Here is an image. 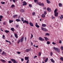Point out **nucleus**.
Here are the masks:
<instances>
[{
	"instance_id": "nucleus-1",
	"label": "nucleus",
	"mask_w": 63,
	"mask_h": 63,
	"mask_svg": "<svg viewBox=\"0 0 63 63\" xmlns=\"http://www.w3.org/2000/svg\"><path fill=\"white\" fill-rule=\"evenodd\" d=\"M53 48L54 49H55L56 51H57V52H58V53L60 52V49H59V48H56L55 47H54Z\"/></svg>"
},
{
	"instance_id": "nucleus-2",
	"label": "nucleus",
	"mask_w": 63,
	"mask_h": 63,
	"mask_svg": "<svg viewBox=\"0 0 63 63\" xmlns=\"http://www.w3.org/2000/svg\"><path fill=\"white\" fill-rule=\"evenodd\" d=\"M42 30H43L44 31H47V30L46 28H41Z\"/></svg>"
},
{
	"instance_id": "nucleus-3",
	"label": "nucleus",
	"mask_w": 63,
	"mask_h": 63,
	"mask_svg": "<svg viewBox=\"0 0 63 63\" xmlns=\"http://www.w3.org/2000/svg\"><path fill=\"white\" fill-rule=\"evenodd\" d=\"M38 39L40 41H44V39L41 37H39L38 38Z\"/></svg>"
},
{
	"instance_id": "nucleus-4",
	"label": "nucleus",
	"mask_w": 63,
	"mask_h": 63,
	"mask_svg": "<svg viewBox=\"0 0 63 63\" xmlns=\"http://www.w3.org/2000/svg\"><path fill=\"white\" fill-rule=\"evenodd\" d=\"M24 40V37L23 36L21 38V39H19V40H20V42H23Z\"/></svg>"
},
{
	"instance_id": "nucleus-5",
	"label": "nucleus",
	"mask_w": 63,
	"mask_h": 63,
	"mask_svg": "<svg viewBox=\"0 0 63 63\" xmlns=\"http://www.w3.org/2000/svg\"><path fill=\"white\" fill-rule=\"evenodd\" d=\"M11 60L13 62V63H17V62H16V60H15V59H11Z\"/></svg>"
},
{
	"instance_id": "nucleus-6",
	"label": "nucleus",
	"mask_w": 63,
	"mask_h": 63,
	"mask_svg": "<svg viewBox=\"0 0 63 63\" xmlns=\"http://www.w3.org/2000/svg\"><path fill=\"white\" fill-rule=\"evenodd\" d=\"M22 3L23 4H22L23 6H25L27 5V3L25 1H24Z\"/></svg>"
},
{
	"instance_id": "nucleus-7",
	"label": "nucleus",
	"mask_w": 63,
	"mask_h": 63,
	"mask_svg": "<svg viewBox=\"0 0 63 63\" xmlns=\"http://www.w3.org/2000/svg\"><path fill=\"white\" fill-rule=\"evenodd\" d=\"M47 10L48 11V12H51V8L49 7L47 8Z\"/></svg>"
},
{
	"instance_id": "nucleus-8",
	"label": "nucleus",
	"mask_w": 63,
	"mask_h": 63,
	"mask_svg": "<svg viewBox=\"0 0 63 63\" xmlns=\"http://www.w3.org/2000/svg\"><path fill=\"white\" fill-rule=\"evenodd\" d=\"M54 15L55 17H57L58 16V13L56 12V13H54Z\"/></svg>"
},
{
	"instance_id": "nucleus-9",
	"label": "nucleus",
	"mask_w": 63,
	"mask_h": 63,
	"mask_svg": "<svg viewBox=\"0 0 63 63\" xmlns=\"http://www.w3.org/2000/svg\"><path fill=\"white\" fill-rule=\"evenodd\" d=\"M35 26L37 27V28H39V27H40V26L38 25V23H36Z\"/></svg>"
},
{
	"instance_id": "nucleus-10",
	"label": "nucleus",
	"mask_w": 63,
	"mask_h": 63,
	"mask_svg": "<svg viewBox=\"0 0 63 63\" xmlns=\"http://www.w3.org/2000/svg\"><path fill=\"white\" fill-rule=\"evenodd\" d=\"M29 24L31 26H32L33 27V26H34V25H33V24L31 22H30L29 23Z\"/></svg>"
},
{
	"instance_id": "nucleus-11",
	"label": "nucleus",
	"mask_w": 63,
	"mask_h": 63,
	"mask_svg": "<svg viewBox=\"0 0 63 63\" xmlns=\"http://www.w3.org/2000/svg\"><path fill=\"white\" fill-rule=\"evenodd\" d=\"M21 19L22 21L23 22V23H24V18L23 17L21 18Z\"/></svg>"
},
{
	"instance_id": "nucleus-12",
	"label": "nucleus",
	"mask_w": 63,
	"mask_h": 63,
	"mask_svg": "<svg viewBox=\"0 0 63 63\" xmlns=\"http://www.w3.org/2000/svg\"><path fill=\"white\" fill-rule=\"evenodd\" d=\"M2 54V55H4L5 56L6 55V52H5L4 51H3Z\"/></svg>"
},
{
	"instance_id": "nucleus-13",
	"label": "nucleus",
	"mask_w": 63,
	"mask_h": 63,
	"mask_svg": "<svg viewBox=\"0 0 63 63\" xmlns=\"http://www.w3.org/2000/svg\"><path fill=\"white\" fill-rule=\"evenodd\" d=\"M0 61H2L3 63H5L6 61L2 59H1Z\"/></svg>"
},
{
	"instance_id": "nucleus-14",
	"label": "nucleus",
	"mask_w": 63,
	"mask_h": 63,
	"mask_svg": "<svg viewBox=\"0 0 63 63\" xmlns=\"http://www.w3.org/2000/svg\"><path fill=\"white\" fill-rule=\"evenodd\" d=\"M24 23H26L27 24H29V22H28V21H26V20H25L24 21Z\"/></svg>"
},
{
	"instance_id": "nucleus-15",
	"label": "nucleus",
	"mask_w": 63,
	"mask_h": 63,
	"mask_svg": "<svg viewBox=\"0 0 63 63\" xmlns=\"http://www.w3.org/2000/svg\"><path fill=\"white\" fill-rule=\"evenodd\" d=\"M14 35L15 36V37H16V38H18V36H17V34L16 33H15L14 34Z\"/></svg>"
},
{
	"instance_id": "nucleus-16",
	"label": "nucleus",
	"mask_w": 63,
	"mask_h": 63,
	"mask_svg": "<svg viewBox=\"0 0 63 63\" xmlns=\"http://www.w3.org/2000/svg\"><path fill=\"white\" fill-rule=\"evenodd\" d=\"M30 49H27L26 50V52H29V51H30Z\"/></svg>"
},
{
	"instance_id": "nucleus-17",
	"label": "nucleus",
	"mask_w": 63,
	"mask_h": 63,
	"mask_svg": "<svg viewBox=\"0 0 63 63\" xmlns=\"http://www.w3.org/2000/svg\"><path fill=\"white\" fill-rule=\"evenodd\" d=\"M16 21L17 22L21 21V20L19 19H16Z\"/></svg>"
},
{
	"instance_id": "nucleus-18",
	"label": "nucleus",
	"mask_w": 63,
	"mask_h": 63,
	"mask_svg": "<svg viewBox=\"0 0 63 63\" xmlns=\"http://www.w3.org/2000/svg\"><path fill=\"white\" fill-rule=\"evenodd\" d=\"M41 16L43 18H45V15L44 14H43L41 15Z\"/></svg>"
},
{
	"instance_id": "nucleus-19",
	"label": "nucleus",
	"mask_w": 63,
	"mask_h": 63,
	"mask_svg": "<svg viewBox=\"0 0 63 63\" xmlns=\"http://www.w3.org/2000/svg\"><path fill=\"white\" fill-rule=\"evenodd\" d=\"M50 60L53 63H54L55 62V61H54L53 60V59H50Z\"/></svg>"
},
{
	"instance_id": "nucleus-20",
	"label": "nucleus",
	"mask_w": 63,
	"mask_h": 63,
	"mask_svg": "<svg viewBox=\"0 0 63 63\" xmlns=\"http://www.w3.org/2000/svg\"><path fill=\"white\" fill-rule=\"evenodd\" d=\"M34 3H36V2L37 4H38V3H39V1L38 0H34Z\"/></svg>"
},
{
	"instance_id": "nucleus-21",
	"label": "nucleus",
	"mask_w": 63,
	"mask_h": 63,
	"mask_svg": "<svg viewBox=\"0 0 63 63\" xmlns=\"http://www.w3.org/2000/svg\"><path fill=\"white\" fill-rule=\"evenodd\" d=\"M13 18H15L16 17H17V15H14L13 16Z\"/></svg>"
},
{
	"instance_id": "nucleus-22",
	"label": "nucleus",
	"mask_w": 63,
	"mask_h": 63,
	"mask_svg": "<svg viewBox=\"0 0 63 63\" xmlns=\"http://www.w3.org/2000/svg\"><path fill=\"white\" fill-rule=\"evenodd\" d=\"M14 21L13 20H9V22L10 23H11L12 22H13Z\"/></svg>"
},
{
	"instance_id": "nucleus-23",
	"label": "nucleus",
	"mask_w": 63,
	"mask_h": 63,
	"mask_svg": "<svg viewBox=\"0 0 63 63\" xmlns=\"http://www.w3.org/2000/svg\"><path fill=\"white\" fill-rule=\"evenodd\" d=\"M44 38L45 39L46 41H47L48 39V38H47L46 37H44Z\"/></svg>"
},
{
	"instance_id": "nucleus-24",
	"label": "nucleus",
	"mask_w": 63,
	"mask_h": 63,
	"mask_svg": "<svg viewBox=\"0 0 63 63\" xmlns=\"http://www.w3.org/2000/svg\"><path fill=\"white\" fill-rule=\"evenodd\" d=\"M59 6L60 7H62V4L60 3L59 4Z\"/></svg>"
},
{
	"instance_id": "nucleus-25",
	"label": "nucleus",
	"mask_w": 63,
	"mask_h": 63,
	"mask_svg": "<svg viewBox=\"0 0 63 63\" xmlns=\"http://www.w3.org/2000/svg\"><path fill=\"white\" fill-rule=\"evenodd\" d=\"M11 30L12 31H13V32H14V28H11Z\"/></svg>"
},
{
	"instance_id": "nucleus-26",
	"label": "nucleus",
	"mask_w": 63,
	"mask_h": 63,
	"mask_svg": "<svg viewBox=\"0 0 63 63\" xmlns=\"http://www.w3.org/2000/svg\"><path fill=\"white\" fill-rule=\"evenodd\" d=\"M42 26L43 27H46L47 26L46 25V24H43L42 25Z\"/></svg>"
},
{
	"instance_id": "nucleus-27",
	"label": "nucleus",
	"mask_w": 63,
	"mask_h": 63,
	"mask_svg": "<svg viewBox=\"0 0 63 63\" xmlns=\"http://www.w3.org/2000/svg\"><path fill=\"white\" fill-rule=\"evenodd\" d=\"M5 32L6 33H9V31L5 30Z\"/></svg>"
},
{
	"instance_id": "nucleus-28",
	"label": "nucleus",
	"mask_w": 63,
	"mask_h": 63,
	"mask_svg": "<svg viewBox=\"0 0 63 63\" xmlns=\"http://www.w3.org/2000/svg\"><path fill=\"white\" fill-rule=\"evenodd\" d=\"M11 7L12 8H14V7H15V5H14V4H12L11 6Z\"/></svg>"
},
{
	"instance_id": "nucleus-29",
	"label": "nucleus",
	"mask_w": 63,
	"mask_h": 63,
	"mask_svg": "<svg viewBox=\"0 0 63 63\" xmlns=\"http://www.w3.org/2000/svg\"><path fill=\"white\" fill-rule=\"evenodd\" d=\"M21 12L22 13H24V10L23 9H22L21 10Z\"/></svg>"
},
{
	"instance_id": "nucleus-30",
	"label": "nucleus",
	"mask_w": 63,
	"mask_h": 63,
	"mask_svg": "<svg viewBox=\"0 0 63 63\" xmlns=\"http://www.w3.org/2000/svg\"><path fill=\"white\" fill-rule=\"evenodd\" d=\"M50 34L49 33H46V36H49L50 35Z\"/></svg>"
},
{
	"instance_id": "nucleus-31",
	"label": "nucleus",
	"mask_w": 63,
	"mask_h": 63,
	"mask_svg": "<svg viewBox=\"0 0 63 63\" xmlns=\"http://www.w3.org/2000/svg\"><path fill=\"white\" fill-rule=\"evenodd\" d=\"M47 61H48V58H47L45 60V62H47Z\"/></svg>"
},
{
	"instance_id": "nucleus-32",
	"label": "nucleus",
	"mask_w": 63,
	"mask_h": 63,
	"mask_svg": "<svg viewBox=\"0 0 63 63\" xmlns=\"http://www.w3.org/2000/svg\"><path fill=\"white\" fill-rule=\"evenodd\" d=\"M47 45H49V44H50V42L49 41H48L47 42Z\"/></svg>"
},
{
	"instance_id": "nucleus-33",
	"label": "nucleus",
	"mask_w": 63,
	"mask_h": 63,
	"mask_svg": "<svg viewBox=\"0 0 63 63\" xmlns=\"http://www.w3.org/2000/svg\"><path fill=\"white\" fill-rule=\"evenodd\" d=\"M46 1L48 4H49L50 3V1L48 0H47Z\"/></svg>"
},
{
	"instance_id": "nucleus-34",
	"label": "nucleus",
	"mask_w": 63,
	"mask_h": 63,
	"mask_svg": "<svg viewBox=\"0 0 63 63\" xmlns=\"http://www.w3.org/2000/svg\"><path fill=\"white\" fill-rule=\"evenodd\" d=\"M57 9H56L54 11V13H57Z\"/></svg>"
},
{
	"instance_id": "nucleus-35",
	"label": "nucleus",
	"mask_w": 63,
	"mask_h": 63,
	"mask_svg": "<svg viewBox=\"0 0 63 63\" xmlns=\"http://www.w3.org/2000/svg\"><path fill=\"white\" fill-rule=\"evenodd\" d=\"M36 13H35V12H34L32 13V15L33 16H35V15Z\"/></svg>"
},
{
	"instance_id": "nucleus-36",
	"label": "nucleus",
	"mask_w": 63,
	"mask_h": 63,
	"mask_svg": "<svg viewBox=\"0 0 63 63\" xmlns=\"http://www.w3.org/2000/svg\"><path fill=\"white\" fill-rule=\"evenodd\" d=\"M5 41H6V42H7V43H9L10 44L11 42H10V41H8V40H6Z\"/></svg>"
},
{
	"instance_id": "nucleus-37",
	"label": "nucleus",
	"mask_w": 63,
	"mask_h": 63,
	"mask_svg": "<svg viewBox=\"0 0 63 63\" xmlns=\"http://www.w3.org/2000/svg\"><path fill=\"white\" fill-rule=\"evenodd\" d=\"M29 7H30V8H31V7H32V4H29Z\"/></svg>"
},
{
	"instance_id": "nucleus-38",
	"label": "nucleus",
	"mask_w": 63,
	"mask_h": 63,
	"mask_svg": "<svg viewBox=\"0 0 63 63\" xmlns=\"http://www.w3.org/2000/svg\"><path fill=\"white\" fill-rule=\"evenodd\" d=\"M1 3L2 4H5V2L2 1L1 2Z\"/></svg>"
},
{
	"instance_id": "nucleus-39",
	"label": "nucleus",
	"mask_w": 63,
	"mask_h": 63,
	"mask_svg": "<svg viewBox=\"0 0 63 63\" xmlns=\"http://www.w3.org/2000/svg\"><path fill=\"white\" fill-rule=\"evenodd\" d=\"M33 37V34H31V39Z\"/></svg>"
},
{
	"instance_id": "nucleus-40",
	"label": "nucleus",
	"mask_w": 63,
	"mask_h": 63,
	"mask_svg": "<svg viewBox=\"0 0 63 63\" xmlns=\"http://www.w3.org/2000/svg\"><path fill=\"white\" fill-rule=\"evenodd\" d=\"M60 59H61V60L62 61H63V57H61V58H60Z\"/></svg>"
},
{
	"instance_id": "nucleus-41",
	"label": "nucleus",
	"mask_w": 63,
	"mask_h": 63,
	"mask_svg": "<svg viewBox=\"0 0 63 63\" xmlns=\"http://www.w3.org/2000/svg\"><path fill=\"white\" fill-rule=\"evenodd\" d=\"M38 4L39 6H42V3L41 2H39Z\"/></svg>"
},
{
	"instance_id": "nucleus-42",
	"label": "nucleus",
	"mask_w": 63,
	"mask_h": 63,
	"mask_svg": "<svg viewBox=\"0 0 63 63\" xmlns=\"http://www.w3.org/2000/svg\"><path fill=\"white\" fill-rule=\"evenodd\" d=\"M41 55V53L39 52V56H40Z\"/></svg>"
},
{
	"instance_id": "nucleus-43",
	"label": "nucleus",
	"mask_w": 63,
	"mask_h": 63,
	"mask_svg": "<svg viewBox=\"0 0 63 63\" xmlns=\"http://www.w3.org/2000/svg\"><path fill=\"white\" fill-rule=\"evenodd\" d=\"M61 48L62 50H63V46H61Z\"/></svg>"
},
{
	"instance_id": "nucleus-44",
	"label": "nucleus",
	"mask_w": 63,
	"mask_h": 63,
	"mask_svg": "<svg viewBox=\"0 0 63 63\" xmlns=\"http://www.w3.org/2000/svg\"><path fill=\"white\" fill-rule=\"evenodd\" d=\"M3 16L2 15H0V18L2 19V18H3Z\"/></svg>"
},
{
	"instance_id": "nucleus-45",
	"label": "nucleus",
	"mask_w": 63,
	"mask_h": 63,
	"mask_svg": "<svg viewBox=\"0 0 63 63\" xmlns=\"http://www.w3.org/2000/svg\"><path fill=\"white\" fill-rule=\"evenodd\" d=\"M53 54V53H52V52H51L50 53V55L51 56H52V54Z\"/></svg>"
},
{
	"instance_id": "nucleus-46",
	"label": "nucleus",
	"mask_w": 63,
	"mask_h": 63,
	"mask_svg": "<svg viewBox=\"0 0 63 63\" xmlns=\"http://www.w3.org/2000/svg\"><path fill=\"white\" fill-rule=\"evenodd\" d=\"M20 42V40H18V41L17 42V44H19V42Z\"/></svg>"
},
{
	"instance_id": "nucleus-47",
	"label": "nucleus",
	"mask_w": 63,
	"mask_h": 63,
	"mask_svg": "<svg viewBox=\"0 0 63 63\" xmlns=\"http://www.w3.org/2000/svg\"><path fill=\"white\" fill-rule=\"evenodd\" d=\"M47 12H45L44 13V15H47Z\"/></svg>"
},
{
	"instance_id": "nucleus-48",
	"label": "nucleus",
	"mask_w": 63,
	"mask_h": 63,
	"mask_svg": "<svg viewBox=\"0 0 63 63\" xmlns=\"http://www.w3.org/2000/svg\"><path fill=\"white\" fill-rule=\"evenodd\" d=\"M52 44H53V45H56V43L54 42H53L52 43Z\"/></svg>"
},
{
	"instance_id": "nucleus-49",
	"label": "nucleus",
	"mask_w": 63,
	"mask_h": 63,
	"mask_svg": "<svg viewBox=\"0 0 63 63\" xmlns=\"http://www.w3.org/2000/svg\"><path fill=\"white\" fill-rule=\"evenodd\" d=\"M19 27V25H16V28H18Z\"/></svg>"
},
{
	"instance_id": "nucleus-50",
	"label": "nucleus",
	"mask_w": 63,
	"mask_h": 63,
	"mask_svg": "<svg viewBox=\"0 0 63 63\" xmlns=\"http://www.w3.org/2000/svg\"><path fill=\"white\" fill-rule=\"evenodd\" d=\"M62 42H61V41L60 40L59 41V44H62Z\"/></svg>"
},
{
	"instance_id": "nucleus-51",
	"label": "nucleus",
	"mask_w": 63,
	"mask_h": 63,
	"mask_svg": "<svg viewBox=\"0 0 63 63\" xmlns=\"http://www.w3.org/2000/svg\"><path fill=\"white\" fill-rule=\"evenodd\" d=\"M25 41H27V38L26 37L25 38Z\"/></svg>"
},
{
	"instance_id": "nucleus-52",
	"label": "nucleus",
	"mask_w": 63,
	"mask_h": 63,
	"mask_svg": "<svg viewBox=\"0 0 63 63\" xmlns=\"http://www.w3.org/2000/svg\"><path fill=\"white\" fill-rule=\"evenodd\" d=\"M43 7H44V4L43 3H42L41 4V5Z\"/></svg>"
},
{
	"instance_id": "nucleus-53",
	"label": "nucleus",
	"mask_w": 63,
	"mask_h": 63,
	"mask_svg": "<svg viewBox=\"0 0 63 63\" xmlns=\"http://www.w3.org/2000/svg\"><path fill=\"white\" fill-rule=\"evenodd\" d=\"M9 63H13L11 61H8Z\"/></svg>"
},
{
	"instance_id": "nucleus-54",
	"label": "nucleus",
	"mask_w": 63,
	"mask_h": 63,
	"mask_svg": "<svg viewBox=\"0 0 63 63\" xmlns=\"http://www.w3.org/2000/svg\"><path fill=\"white\" fill-rule=\"evenodd\" d=\"M12 1L14 3H16V0H12Z\"/></svg>"
},
{
	"instance_id": "nucleus-55",
	"label": "nucleus",
	"mask_w": 63,
	"mask_h": 63,
	"mask_svg": "<svg viewBox=\"0 0 63 63\" xmlns=\"http://www.w3.org/2000/svg\"><path fill=\"white\" fill-rule=\"evenodd\" d=\"M17 53L19 54H20V52L19 51H18L17 52Z\"/></svg>"
},
{
	"instance_id": "nucleus-56",
	"label": "nucleus",
	"mask_w": 63,
	"mask_h": 63,
	"mask_svg": "<svg viewBox=\"0 0 63 63\" xmlns=\"http://www.w3.org/2000/svg\"><path fill=\"white\" fill-rule=\"evenodd\" d=\"M59 18H60V19H61V20H62V18L61 16H60Z\"/></svg>"
},
{
	"instance_id": "nucleus-57",
	"label": "nucleus",
	"mask_w": 63,
	"mask_h": 63,
	"mask_svg": "<svg viewBox=\"0 0 63 63\" xmlns=\"http://www.w3.org/2000/svg\"><path fill=\"white\" fill-rule=\"evenodd\" d=\"M2 37L3 39H4L5 38V35H3L2 36Z\"/></svg>"
},
{
	"instance_id": "nucleus-58",
	"label": "nucleus",
	"mask_w": 63,
	"mask_h": 63,
	"mask_svg": "<svg viewBox=\"0 0 63 63\" xmlns=\"http://www.w3.org/2000/svg\"><path fill=\"white\" fill-rule=\"evenodd\" d=\"M36 57H37V56L35 55V56L34 57V58H36Z\"/></svg>"
},
{
	"instance_id": "nucleus-59",
	"label": "nucleus",
	"mask_w": 63,
	"mask_h": 63,
	"mask_svg": "<svg viewBox=\"0 0 63 63\" xmlns=\"http://www.w3.org/2000/svg\"><path fill=\"white\" fill-rule=\"evenodd\" d=\"M21 60L22 61H23V60H24V59H23V58H22L21 59Z\"/></svg>"
},
{
	"instance_id": "nucleus-60",
	"label": "nucleus",
	"mask_w": 63,
	"mask_h": 63,
	"mask_svg": "<svg viewBox=\"0 0 63 63\" xmlns=\"http://www.w3.org/2000/svg\"><path fill=\"white\" fill-rule=\"evenodd\" d=\"M3 24L4 25H5L6 24V22H3Z\"/></svg>"
},
{
	"instance_id": "nucleus-61",
	"label": "nucleus",
	"mask_w": 63,
	"mask_h": 63,
	"mask_svg": "<svg viewBox=\"0 0 63 63\" xmlns=\"http://www.w3.org/2000/svg\"><path fill=\"white\" fill-rule=\"evenodd\" d=\"M0 29L1 30V31H2V32H3V30H2V28H0Z\"/></svg>"
},
{
	"instance_id": "nucleus-62",
	"label": "nucleus",
	"mask_w": 63,
	"mask_h": 63,
	"mask_svg": "<svg viewBox=\"0 0 63 63\" xmlns=\"http://www.w3.org/2000/svg\"><path fill=\"white\" fill-rule=\"evenodd\" d=\"M55 18V17H52V19H54Z\"/></svg>"
},
{
	"instance_id": "nucleus-63",
	"label": "nucleus",
	"mask_w": 63,
	"mask_h": 63,
	"mask_svg": "<svg viewBox=\"0 0 63 63\" xmlns=\"http://www.w3.org/2000/svg\"><path fill=\"white\" fill-rule=\"evenodd\" d=\"M31 44L32 46H33V43L32 42H31Z\"/></svg>"
},
{
	"instance_id": "nucleus-64",
	"label": "nucleus",
	"mask_w": 63,
	"mask_h": 63,
	"mask_svg": "<svg viewBox=\"0 0 63 63\" xmlns=\"http://www.w3.org/2000/svg\"><path fill=\"white\" fill-rule=\"evenodd\" d=\"M43 9L44 10H46V8H43Z\"/></svg>"
}]
</instances>
